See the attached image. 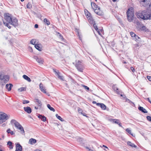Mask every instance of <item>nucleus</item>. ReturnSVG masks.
Instances as JSON below:
<instances>
[{
    "label": "nucleus",
    "mask_w": 151,
    "mask_h": 151,
    "mask_svg": "<svg viewBox=\"0 0 151 151\" xmlns=\"http://www.w3.org/2000/svg\"><path fill=\"white\" fill-rule=\"evenodd\" d=\"M136 15L138 18H140L143 20H151V10H146L137 12Z\"/></svg>",
    "instance_id": "nucleus-1"
},
{
    "label": "nucleus",
    "mask_w": 151,
    "mask_h": 151,
    "mask_svg": "<svg viewBox=\"0 0 151 151\" xmlns=\"http://www.w3.org/2000/svg\"><path fill=\"white\" fill-rule=\"evenodd\" d=\"M134 9L132 7H131L128 9L127 12V19L129 22H132L134 19H136L134 17Z\"/></svg>",
    "instance_id": "nucleus-2"
},
{
    "label": "nucleus",
    "mask_w": 151,
    "mask_h": 151,
    "mask_svg": "<svg viewBox=\"0 0 151 151\" xmlns=\"http://www.w3.org/2000/svg\"><path fill=\"white\" fill-rule=\"evenodd\" d=\"M11 123L12 124H14L15 127L18 129L21 130L22 134H23L24 133V131L23 127L15 120L14 119H12L11 121Z\"/></svg>",
    "instance_id": "nucleus-3"
},
{
    "label": "nucleus",
    "mask_w": 151,
    "mask_h": 151,
    "mask_svg": "<svg viewBox=\"0 0 151 151\" xmlns=\"http://www.w3.org/2000/svg\"><path fill=\"white\" fill-rule=\"evenodd\" d=\"M75 67L77 70L79 72H83L84 69L85 68V66L83 63L81 61L78 60L76 62L75 65Z\"/></svg>",
    "instance_id": "nucleus-4"
},
{
    "label": "nucleus",
    "mask_w": 151,
    "mask_h": 151,
    "mask_svg": "<svg viewBox=\"0 0 151 151\" xmlns=\"http://www.w3.org/2000/svg\"><path fill=\"white\" fill-rule=\"evenodd\" d=\"M10 116L7 115L6 113L0 112V124L6 121L9 118Z\"/></svg>",
    "instance_id": "nucleus-5"
},
{
    "label": "nucleus",
    "mask_w": 151,
    "mask_h": 151,
    "mask_svg": "<svg viewBox=\"0 0 151 151\" xmlns=\"http://www.w3.org/2000/svg\"><path fill=\"white\" fill-rule=\"evenodd\" d=\"M4 16V19L6 22L10 23V22H12V18L9 16V14L5 13Z\"/></svg>",
    "instance_id": "nucleus-6"
},
{
    "label": "nucleus",
    "mask_w": 151,
    "mask_h": 151,
    "mask_svg": "<svg viewBox=\"0 0 151 151\" xmlns=\"http://www.w3.org/2000/svg\"><path fill=\"white\" fill-rule=\"evenodd\" d=\"M148 0H140V5L142 6H146L149 4Z\"/></svg>",
    "instance_id": "nucleus-7"
},
{
    "label": "nucleus",
    "mask_w": 151,
    "mask_h": 151,
    "mask_svg": "<svg viewBox=\"0 0 151 151\" xmlns=\"http://www.w3.org/2000/svg\"><path fill=\"white\" fill-rule=\"evenodd\" d=\"M33 58L35 59L38 63L40 64L43 63V60L42 58L36 55L34 56Z\"/></svg>",
    "instance_id": "nucleus-8"
},
{
    "label": "nucleus",
    "mask_w": 151,
    "mask_h": 151,
    "mask_svg": "<svg viewBox=\"0 0 151 151\" xmlns=\"http://www.w3.org/2000/svg\"><path fill=\"white\" fill-rule=\"evenodd\" d=\"M9 23L14 27H17L18 25V20L16 18H14L13 19H12V22H10V23Z\"/></svg>",
    "instance_id": "nucleus-9"
},
{
    "label": "nucleus",
    "mask_w": 151,
    "mask_h": 151,
    "mask_svg": "<svg viewBox=\"0 0 151 151\" xmlns=\"http://www.w3.org/2000/svg\"><path fill=\"white\" fill-rule=\"evenodd\" d=\"M94 12L97 14L99 16L102 15L103 14V13L100 10L99 7L98 9H94Z\"/></svg>",
    "instance_id": "nucleus-10"
},
{
    "label": "nucleus",
    "mask_w": 151,
    "mask_h": 151,
    "mask_svg": "<svg viewBox=\"0 0 151 151\" xmlns=\"http://www.w3.org/2000/svg\"><path fill=\"white\" fill-rule=\"evenodd\" d=\"M9 76L6 75L3 76L1 80H2L4 82H5V83H7L9 81Z\"/></svg>",
    "instance_id": "nucleus-11"
},
{
    "label": "nucleus",
    "mask_w": 151,
    "mask_h": 151,
    "mask_svg": "<svg viewBox=\"0 0 151 151\" xmlns=\"http://www.w3.org/2000/svg\"><path fill=\"white\" fill-rule=\"evenodd\" d=\"M40 90L42 92L47 94L48 93L46 91V89L44 87L42 84L41 83H40Z\"/></svg>",
    "instance_id": "nucleus-12"
},
{
    "label": "nucleus",
    "mask_w": 151,
    "mask_h": 151,
    "mask_svg": "<svg viewBox=\"0 0 151 151\" xmlns=\"http://www.w3.org/2000/svg\"><path fill=\"white\" fill-rule=\"evenodd\" d=\"M22 147L19 143L16 145L15 151H22Z\"/></svg>",
    "instance_id": "nucleus-13"
},
{
    "label": "nucleus",
    "mask_w": 151,
    "mask_h": 151,
    "mask_svg": "<svg viewBox=\"0 0 151 151\" xmlns=\"http://www.w3.org/2000/svg\"><path fill=\"white\" fill-rule=\"evenodd\" d=\"M111 121L117 124L120 127H122V124L121 122H119V120L115 119H112L111 120Z\"/></svg>",
    "instance_id": "nucleus-14"
},
{
    "label": "nucleus",
    "mask_w": 151,
    "mask_h": 151,
    "mask_svg": "<svg viewBox=\"0 0 151 151\" xmlns=\"http://www.w3.org/2000/svg\"><path fill=\"white\" fill-rule=\"evenodd\" d=\"M97 106L101 107L103 110H105L106 109V106L104 104L101 103H98L96 104Z\"/></svg>",
    "instance_id": "nucleus-15"
},
{
    "label": "nucleus",
    "mask_w": 151,
    "mask_h": 151,
    "mask_svg": "<svg viewBox=\"0 0 151 151\" xmlns=\"http://www.w3.org/2000/svg\"><path fill=\"white\" fill-rule=\"evenodd\" d=\"M24 109L25 112L28 114H30L32 112V109L30 107H24Z\"/></svg>",
    "instance_id": "nucleus-16"
},
{
    "label": "nucleus",
    "mask_w": 151,
    "mask_h": 151,
    "mask_svg": "<svg viewBox=\"0 0 151 151\" xmlns=\"http://www.w3.org/2000/svg\"><path fill=\"white\" fill-rule=\"evenodd\" d=\"M112 89L114 91H116L117 93L118 94H119L122 93L121 91H119L118 88H117L115 85H114L113 86Z\"/></svg>",
    "instance_id": "nucleus-17"
},
{
    "label": "nucleus",
    "mask_w": 151,
    "mask_h": 151,
    "mask_svg": "<svg viewBox=\"0 0 151 151\" xmlns=\"http://www.w3.org/2000/svg\"><path fill=\"white\" fill-rule=\"evenodd\" d=\"M38 117L39 118L41 119V120H42L43 122H45L46 120V117H45L44 116L42 115V114H38Z\"/></svg>",
    "instance_id": "nucleus-18"
},
{
    "label": "nucleus",
    "mask_w": 151,
    "mask_h": 151,
    "mask_svg": "<svg viewBox=\"0 0 151 151\" xmlns=\"http://www.w3.org/2000/svg\"><path fill=\"white\" fill-rule=\"evenodd\" d=\"M12 86L13 85L12 83L7 84L6 85V88L7 89L8 91H9L11 90Z\"/></svg>",
    "instance_id": "nucleus-19"
},
{
    "label": "nucleus",
    "mask_w": 151,
    "mask_h": 151,
    "mask_svg": "<svg viewBox=\"0 0 151 151\" xmlns=\"http://www.w3.org/2000/svg\"><path fill=\"white\" fill-rule=\"evenodd\" d=\"M138 109L139 110L141 111L142 112L145 113H147V111L146 109L144 108L143 107L139 106L138 107Z\"/></svg>",
    "instance_id": "nucleus-20"
},
{
    "label": "nucleus",
    "mask_w": 151,
    "mask_h": 151,
    "mask_svg": "<svg viewBox=\"0 0 151 151\" xmlns=\"http://www.w3.org/2000/svg\"><path fill=\"white\" fill-rule=\"evenodd\" d=\"M36 141V139L33 138H31L29 139V143L30 145H33L35 143Z\"/></svg>",
    "instance_id": "nucleus-21"
},
{
    "label": "nucleus",
    "mask_w": 151,
    "mask_h": 151,
    "mask_svg": "<svg viewBox=\"0 0 151 151\" xmlns=\"http://www.w3.org/2000/svg\"><path fill=\"white\" fill-rule=\"evenodd\" d=\"M35 102L37 103V104L41 108L42 106V103L41 101L37 99H35Z\"/></svg>",
    "instance_id": "nucleus-22"
},
{
    "label": "nucleus",
    "mask_w": 151,
    "mask_h": 151,
    "mask_svg": "<svg viewBox=\"0 0 151 151\" xmlns=\"http://www.w3.org/2000/svg\"><path fill=\"white\" fill-rule=\"evenodd\" d=\"M127 144L128 145L132 147L136 148L137 147V146L134 145V144L132 143L131 142L129 141H128L127 142Z\"/></svg>",
    "instance_id": "nucleus-23"
},
{
    "label": "nucleus",
    "mask_w": 151,
    "mask_h": 151,
    "mask_svg": "<svg viewBox=\"0 0 151 151\" xmlns=\"http://www.w3.org/2000/svg\"><path fill=\"white\" fill-rule=\"evenodd\" d=\"M91 5L92 8L94 10L96 9H97L99 7L94 2H91Z\"/></svg>",
    "instance_id": "nucleus-24"
},
{
    "label": "nucleus",
    "mask_w": 151,
    "mask_h": 151,
    "mask_svg": "<svg viewBox=\"0 0 151 151\" xmlns=\"http://www.w3.org/2000/svg\"><path fill=\"white\" fill-rule=\"evenodd\" d=\"M23 78L24 79L26 80L29 82H30L31 81V80L30 79V78L27 76L25 75H24L23 76Z\"/></svg>",
    "instance_id": "nucleus-25"
},
{
    "label": "nucleus",
    "mask_w": 151,
    "mask_h": 151,
    "mask_svg": "<svg viewBox=\"0 0 151 151\" xmlns=\"http://www.w3.org/2000/svg\"><path fill=\"white\" fill-rule=\"evenodd\" d=\"M93 24V27L95 29L96 31H97V32L100 35L101 34L100 33V31H99L100 29H98L97 26L96 25V24L95 22V23Z\"/></svg>",
    "instance_id": "nucleus-26"
},
{
    "label": "nucleus",
    "mask_w": 151,
    "mask_h": 151,
    "mask_svg": "<svg viewBox=\"0 0 151 151\" xmlns=\"http://www.w3.org/2000/svg\"><path fill=\"white\" fill-rule=\"evenodd\" d=\"M40 45H41L40 44H35V48L39 51H41L42 50V47L40 46Z\"/></svg>",
    "instance_id": "nucleus-27"
},
{
    "label": "nucleus",
    "mask_w": 151,
    "mask_h": 151,
    "mask_svg": "<svg viewBox=\"0 0 151 151\" xmlns=\"http://www.w3.org/2000/svg\"><path fill=\"white\" fill-rule=\"evenodd\" d=\"M88 21L89 23L91 24H93L95 23L94 20L93 19V18L91 17H89L88 18Z\"/></svg>",
    "instance_id": "nucleus-28"
},
{
    "label": "nucleus",
    "mask_w": 151,
    "mask_h": 151,
    "mask_svg": "<svg viewBox=\"0 0 151 151\" xmlns=\"http://www.w3.org/2000/svg\"><path fill=\"white\" fill-rule=\"evenodd\" d=\"M13 144L12 142L11 141H8L7 142V145L9 146V148L10 149H12L13 148V146H12V145Z\"/></svg>",
    "instance_id": "nucleus-29"
},
{
    "label": "nucleus",
    "mask_w": 151,
    "mask_h": 151,
    "mask_svg": "<svg viewBox=\"0 0 151 151\" xmlns=\"http://www.w3.org/2000/svg\"><path fill=\"white\" fill-rule=\"evenodd\" d=\"M44 22L47 25H49L50 24V22L46 18H45L44 19Z\"/></svg>",
    "instance_id": "nucleus-30"
},
{
    "label": "nucleus",
    "mask_w": 151,
    "mask_h": 151,
    "mask_svg": "<svg viewBox=\"0 0 151 151\" xmlns=\"http://www.w3.org/2000/svg\"><path fill=\"white\" fill-rule=\"evenodd\" d=\"M47 107L48 108L50 109L51 111H52L53 112L55 111V109L52 107H51V106L49 104H47Z\"/></svg>",
    "instance_id": "nucleus-31"
},
{
    "label": "nucleus",
    "mask_w": 151,
    "mask_h": 151,
    "mask_svg": "<svg viewBox=\"0 0 151 151\" xmlns=\"http://www.w3.org/2000/svg\"><path fill=\"white\" fill-rule=\"evenodd\" d=\"M135 41H139V42H141V39L140 37H139L137 35H136V36L135 37Z\"/></svg>",
    "instance_id": "nucleus-32"
},
{
    "label": "nucleus",
    "mask_w": 151,
    "mask_h": 151,
    "mask_svg": "<svg viewBox=\"0 0 151 151\" xmlns=\"http://www.w3.org/2000/svg\"><path fill=\"white\" fill-rule=\"evenodd\" d=\"M77 141L79 142L81 144H82L83 142V139L81 137H78L77 138Z\"/></svg>",
    "instance_id": "nucleus-33"
},
{
    "label": "nucleus",
    "mask_w": 151,
    "mask_h": 151,
    "mask_svg": "<svg viewBox=\"0 0 151 151\" xmlns=\"http://www.w3.org/2000/svg\"><path fill=\"white\" fill-rule=\"evenodd\" d=\"M141 31L146 32L147 29L146 28L145 26H143L140 28Z\"/></svg>",
    "instance_id": "nucleus-34"
},
{
    "label": "nucleus",
    "mask_w": 151,
    "mask_h": 151,
    "mask_svg": "<svg viewBox=\"0 0 151 151\" xmlns=\"http://www.w3.org/2000/svg\"><path fill=\"white\" fill-rule=\"evenodd\" d=\"M6 132L8 134L10 133L11 135L14 134L13 131H11L10 129H9L6 130Z\"/></svg>",
    "instance_id": "nucleus-35"
},
{
    "label": "nucleus",
    "mask_w": 151,
    "mask_h": 151,
    "mask_svg": "<svg viewBox=\"0 0 151 151\" xmlns=\"http://www.w3.org/2000/svg\"><path fill=\"white\" fill-rule=\"evenodd\" d=\"M55 116L58 119L61 121H64V120L60 116H59L58 114H56Z\"/></svg>",
    "instance_id": "nucleus-36"
},
{
    "label": "nucleus",
    "mask_w": 151,
    "mask_h": 151,
    "mask_svg": "<svg viewBox=\"0 0 151 151\" xmlns=\"http://www.w3.org/2000/svg\"><path fill=\"white\" fill-rule=\"evenodd\" d=\"M36 40L35 39H32L30 42V43L31 44H32V45H35V43L36 42Z\"/></svg>",
    "instance_id": "nucleus-37"
},
{
    "label": "nucleus",
    "mask_w": 151,
    "mask_h": 151,
    "mask_svg": "<svg viewBox=\"0 0 151 151\" xmlns=\"http://www.w3.org/2000/svg\"><path fill=\"white\" fill-rule=\"evenodd\" d=\"M56 33L59 35V38L60 39H61V40H63L64 38L63 37V36L62 35L60 34V33L58 32H57Z\"/></svg>",
    "instance_id": "nucleus-38"
},
{
    "label": "nucleus",
    "mask_w": 151,
    "mask_h": 151,
    "mask_svg": "<svg viewBox=\"0 0 151 151\" xmlns=\"http://www.w3.org/2000/svg\"><path fill=\"white\" fill-rule=\"evenodd\" d=\"M27 8L30 9L32 7V5L29 2L27 5Z\"/></svg>",
    "instance_id": "nucleus-39"
},
{
    "label": "nucleus",
    "mask_w": 151,
    "mask_h": 151,
    "mask_svg": "<svg viewBox=\"0 0 151 151\" xmlns=\"http://www.w3.org/2000/svg\"><path fill=\"white\" fill-rule=\"evenodd\" d=\"M86 11H87V12L86 13V11H85V14H86V16H88V17H90L91 16H91V14H90L89 12L88 11V10H86Z\"/></svg>",
    "instance_id": "nucleus-40"
},
{
    "label": "nucleus",
    "mask_w": 151,
    "mask_h": 151,
    "mask_svg": "<svg viewBox=\"0 0 151 151\" xmlns=\"http://www.w3.org/2000/svg\"><path fill=\"white\" fill-rule=\"evenodd\" d=\"M26 90V88L24 87H21L19 89V90L20 91H24Z\"/></svg>",
    "instance_id": "nucleus-41"
},
{
    "label": "nucleus",
    "mask_w": 151,
    "mask_h": 151,
    "mask_svg": "<svg viewBox=\"0 0 151 151\" xmlns=\"http://www.w3.org/2000/svg\"><path fill=\"white\" fill-rule=\"evenodd\" d=\"M130 35L132 37H135L136 36V35L134 34L133 32H131L130 33Z\"/></svg>",
    "instance_id": "nucleus-42"
},
{
    "label": "nucleus",
    "mask_w": 151,
    "mask_h": 151,
    "mask_svg": "<svg viewBox=\"0 0 151 151\" xmlns=\"http://www.w3.org/2000/svg\"><path fill=\"white\" fill-rule=\"evenodd\" d=\"M3 23L5 25V26L6 27H7L8 28L10 29L11 28V27L9 25V24L8 23L4 22V21H3Z\"/></svg>",
    "instance_id": "nucleus-43"
},
{
    "label": "nucleus",
    "mask_w": 151,
    "mask_h": 151,
    "mask_svg": "<svg viewBox=\"0 0 151 151\" xmlns=\"http://www.w3.org/2000/svg\"><path fill=\"white\" fill-rule=\"evenodd\" d=\"M126 130L127 133H129V134L132 135V134L131 133V131L130 130H129L128 129H127Z\"/></svg>",
    "instance_id": "nucleus-44"
},
{
    "label": "nucleus",
    "mask_w": 151,
    "mask_h": 151,
    "mask_svg": "<svg viewBox=\"0 0 151 151\" xmlns=\"http://www.w3.org/2000/svg\"><path fill=\"white\" fill-rule=\"evenodd\" d=\"M82 86L85 89L87 90L88 91L89 89V87L86 86H85V85H82Z\"/></svg>",
    "instance_id": "nucleus-45"
},
{
    "label": "nucleus",
    "mask_w": 151,
    "mask_h": 151,
    "mask_svg": "<svg viewBox=\"0 0 151 151\" xmlns=\"http://www.w3.org/2000/svg\"><path fill=\"white\" fill-rule=\"evenodd\" d=\"M148 121L151 122V117L149 116H147L146 117Z\"/></svg>",
    "instance_id": "nucleus-46"
},
{
    "label": "nucleus",
    "mask_w": 151,
    "mask_h": 151,
    "mask_svg": "<svg viewBox=\"0 0 151 151\" xmlns=\"http://www.w3.org/2000/svg\"><path fill=\"white\" fill-rule=\"evenodd\" d=\"M53 72L55 73L56 75L58 73V72H59V71L58 70L54 69H53Z\"/></svg>",
    "instance_id": "nucleus-47"
},
{
    "label": "nucleus",
    "mask_w": 151,
    "mask_h": 151,
    "mask_svg": "<svg viewBox=\"0 0 151 151\" xmlns=\"http://www.w3.org/2000/svg\"><path fill=\"white\" fill-rule=\"evenodd\" d=\"M29 101L25 100L23 101V103L24 104H26L28 103H29Z\"/></svg>",
    "instance_id": "nucleus-48"
},
{
    "label": "nucleus",
    "mask_w": 151,
    "mask_h": 151,
    "mask_svg": "<svg viewBox=\"0 0 151 151\" xmlns=\"http://www.w3.org/2000/svg\"><path fill=\"white\" fill-rule=\"evenodd\" d=\"M78 112L79 113H81V114H82L83 113V111L82 110L80 109V108H78Z\"/></svg>",
    "instance_id": "nucleus-49"
},
{
    "label": "nucleus",
    "mask_w": 151,
    "mask_h": 151,
    "mask_svg": "<svg viewBox=\"0 0 151 151\" xmlns=\"http://www.w3.org/2000/svg\"><path fill=\"white\" fill-rule=\"evenodd\" d=\"M136 24L138 26H139V25H140L141 24L140 22H139L138 21V20H137V21H136Z\"/></svg>",
    "instance_id": "nucleus-50"
},
{
    "label": "nucleus",
    "mask_w": 151,
    "mask_h": 151,
    "mask_svg": "<svg viewBox=\"0 0 151 151\" xmlns=\"http://www.w3.org/2000/svg\"><path fill=\"white\" fill-rule=\"evenodd\" d=\"M130 70L131 71H132V72H133V73L135 71V69H134V68L132 67H131L130 68Z\"/></svg>",
    "instance_id": "nucleus-51"
},
{
    "label": "nucleus",
    "mask_w": 151,
    "mask_h": 151,
    "mask_svg": "<svg viewBox=\"0 0 151 151\" xmlns=\"http://www.w3.org/2000/svg\"><path fill=\"white\" fill-rule=\"evenodd\" d=\"M147 78L150 81H151V76H147Z\"/></svg>",
    "instance_id": "nucleus-52"
},
{
    "label": "nucleus",
    "mask_w": 151,
    "mask_h": 151,
    "mask_svg": "<svg viewBox=\"0 0 151 151\" xmlns=\"http://www.w3.org/2000/svg\"><path fill=\"white\" fill-rule=\"evenodd\" d=\"M58 78H59V79H60V80H63V78L62 76H58Z\"/></svg>",
    "instance_id": "nucleus-53"
},
{
    "label": "nucleus",
    "mask_w": 151,
    "mask_h": 151,
    "mask_svg": "<svg viewBox=\"0 0 151 151\" xmlns=\"http://www.w3.org/2000/svg\"><path fill=\"white\" fill-rule=\"evenodd\" d=\"M5 83V82H4L3 81L1 82V84L2 85V86H4L5 83Z\"/></svg>",
    "instance_id": "nucleus-54"
},
{
    "label": "nucleus",
    "mask_w": 151,
    "mask_h": 151,
    "mask_svg": "<svg viewBox=\"0 0 151 151\" xmlns=\"http://www.w3.org/2000/svg\"><path fill=\"white\" fill-rule=\"evenodd\" d=\"M134 45L135 47H139V44H135Z\"/></svg>",
    "instance_id": "nucleus-55"
},
{
    "label": "nucleus",
    "mask_w": 151,
    "mask_h": 151,
    "mask_svg": "<svg viewBox=\"0 0 151 151\" xmlns=\"http://www.w3.org/2000/svg\"><path fill=\"white\" fill-rule=\"evenodd\" d=\"M129 103L130 104H133L134 105H135L134 104V103H133L132 102V101H131L130 100H129V101H128Z\"/></svg>",
    "instance_id": "nucleus-56"
},
{
    "label": "nucleus",
    "mask_w": 151,
    "mask_h": 151,
    "mask_svg": "<svg viewBox=\"0 0 151 151\" xmlns=\"http://www.w3.org/2000/svg\"><path fill=\"white\" fill-rule=\"evenodd\" d=\"M146 99L147 100H148V101L151 104V101H150V99H149V98H147Z\"/></svg>",
    "instance_id": "nucleus-57"
},
{
    "label": "nucleus",
    "mask_w": 151,
    "mask_h": 151,
    "mask_svg": "<svg viewBox=\"0 0 151 151\" xmlns=\"http://www.w3.org/2000/svg\"><path fill=\"white\" fill-rule=\"evenodd\" d=\"M83 116H85L86 117H88V116H86V114L85 113H82V114Z\"/></svg>",
    "instance_id": "nucleus-58"
},
{
    "label": "nucleus",
    "mask_w": 151,
    "mask_h": 151,
    "mask_svg": "<svg viewBox=\"0 0 151 151\" xmlns=\"http://www.w3.org/2000/svg\"><path fill=\"white\" fill-rule=\"evenodd\" d=\"M38 27V25L37 24H35V27L36 28H37Z\"/></svg>",
    "instance_id": "nucleus-59"
},
{
    "label": "nucleus",
    "mask_w": 151,
    "mask_h": 151,
    "mask_svg": "<svg viewBox=\"0 0 151 151\" xmlns=\"http://www.w3.org/2000/svg\"><path fill=\"white\" fill-rule=\"evenodd\" d=\"M60 73L59 72H58V73L56 75V76H58H58H60Z\"/></svg>",
    "instance_id": "nucleus-60"
},
{
    "label": "nucleus",
    "mask_w": 151,
    "mask_h": 151,
    "mask_svg": "<svg viewBox=\"0 0 151 151\" xmlns=\"http://www.w3.org/2000/svg\"><path fill=\"white\" fill-rule=\"evenodd\" d=\"M92 103L93 104H96L97 103L96 101H92Z\"/></svg>",
    "instance_id": "nucleus-61"
},
{
    "label": "nucleus",
    "mask_w": 151,
    "mask_h": 151,
    "mask_svg": "<svg viewBox=\"0 0 151 151\" xmlns=\"http://www.w3.org/2000/svg\"><path fill=\"white\" fill-rule=\"evenodd\" d=\"M129 99H127V98H126L125 99V100L126 101H129Z\"/></svg>",
    "instance_id": "nucleus-62"
},
{
    "label": "nucleus",
    "mask_w": 151,
    "mask_h": 151,
    "mask_svg": "<svg viewBox=\"0 0 151 151\" xmlns=\"http://www.w3.org/2000/svg\"><path fill=\"white\" fill-rule=\"evenodd\" d=\"M34 151H41L40 150L36 149V150H35Z\"/></svg>",
    "instance_id": "nucleus-63"
},
{
    "label": "nucleus",
    "mask_w": 151,
    "mask_h": 151,
    "mask_svg": "<svg viewBox=\"0 0 151 151\" xmlns=\"http://www.w3.org/2000/svg\"><path fill=\"white\" fill-rule=\"evenodd\" d=\"M88 150L89 151H93L92 150H91L90 148L88 149Z\"/></svg>",
    "instance_id": "nucleus-64"
}]
</instances>
